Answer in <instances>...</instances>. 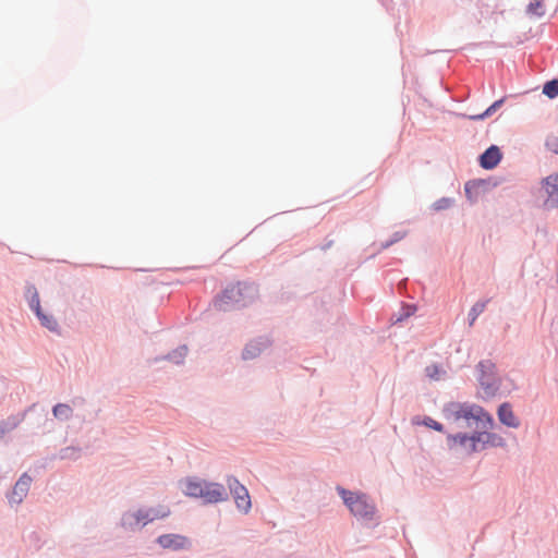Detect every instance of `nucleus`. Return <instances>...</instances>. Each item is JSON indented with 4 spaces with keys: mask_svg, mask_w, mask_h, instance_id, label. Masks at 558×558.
Instances as JSON below:
<instances>
[{
    "mask_svg": "<svg viewBox=\"0 0 558 558\" xmlns=\"http://www.w3.org/2000/svg\"><path fill=\"white\" fill-rule=\"evenodd\" d=\"M337 492L355 518L361 520H372L374 518L376 507L365 494L351 492L342 487H337Z\"/></svg>",
    "mask_w": 558,
    "mask_h": 558,
    "instance_id": "f257e3e1",
    "label": "nucleus"
},
{
    "mask_svg": "<svg viewBox=\"0 0 558 558\" xmlns=\"http://www.w3.org/2000/svg\"><path fill=\"white\" fill-rule=\"evenodd\" d=\"M256 289L252 284L246 283H234L228 286L221 296L217 300V306L220 310H225L226 306L231 304H247L256 295Z\"/></svg>",
    "mask_w": 558,
    "mask_h": 558,
    "instance_id": "f03ea898",
    "label": "nucleus"
},
{
    "mask_svg": "<svg viewBox=\"0 0 558 558\" xmlns=\"http://www.w3.org/2000/svg\"><path fill=\"white\" fill-rule=\"evenodd\" d=\"M448 442L450 448L461 449L464 453L468 454L484 450L481 433H476L472 436H466L462 434L449 435Z\"/></svg>",
    "mask_w": 558,
    "mask_h": 558,
    "instance_id": "7ed1b4c3",
    "label": "nucleus"
},
{
    "mask_svg": "<svg viewBox=\"0 0 558 558\" xmlns=\"http://www.w3.org/2000/svg\"><path fill=\"white\" fill-rule=\"evenodd\" d=\"M456 418H463L465 421H476L482 424V427L485 428L493 423L492 416L483 410V408L475 404H463L460 405L456 411Z\"/></svg>",
    "mask_w": 558,
    "mask_h": 558,
    "instance_id": "20e7f679",
    "label": "nucleus"
},
{
    "mask_svg": "<svg viewBox=\"0 0 558 558\" xmlns=\"http://www.w3.org/2000/svg\"><path fill=\"white\" fill-rule=\"evenodd\" d=\"M227 483L236 507L245 513L248 512L252 504L247 489L233 476L228 477Z\"/></svg>",
    "mask_w": 558,
    "mask_h": 558,
    "instance_id": "39448f33",
    "label": "nucleus"
},
{
    "mask_svg": "<svg viewBox=\"0 0 558 558\" xmlns=\"http://www.w3.org/2000/svg\"><path fill=\"white\" fill-rule=\"evenodd\" d=\"M547 195L545 205L549 208L558 207V174L548 175L543 182Z\"/></svg>",
    "mask_w": 558,
    "mask_h": 558,
    "instance_id": "423d86ee",
    "label": "nucleus"
},
{
    "mask_svg": "<svg viewBox=\"0 0 558 558\" xmlns=\"http://www.w3.org/2000/svg\"><path fill=\"white\" fill-rule=\"evenodd\" d=\"M226 496L225 487L221 484L207 482L204 483L203 495L201 498H203L205 502H219L225 500Z\"/></svg>",
    "mask_w": 558,
    "mask_h": 558,
    "instance_id": "0eeeda50",
    "label": "nucleus"
},
{
    "mask_svg": "<svg viewBox=\"0 0 558 558\" xmlns=\"http://www.w3.org/2000/svg\"><path fill=\"white\" fill-rule=\"evenodd\" d=\"M170 510L167 507H159L157 509L151 508L149 510H138L136 513L133 514V518L135 519L136 523H142L143 525L147 524L148 522H151L156 519H162L169 515Z\"/></svg>",
    "mask_w": 558,
    "mask_h": 558,
    "instance_id": "6e6552de",
    "label": "nucleus"
},
{
    "mask_svg": "<svg viewBox=\"0 0 558 558\" xmlns=\"http://www.w3.org/2000/svg\"><path fill=\"white\" fill-rule=\"evenodd\" d=\"M32 477L27 474H23L20 480L15 483L13 492L10 496V502L21 504L31 487Z\"/></svg>",
    "mask_w": 558,
    "mask_h": 558,
    "instance_id": "1a4fd4ad",
    "label": "nucleus"
},
{
    "mask_svg": "<svg viewBox=\"0 0 558 558\" xmlns=\"http://www.w3.org/2000/svg\"><path fill=\"white\" fill-rule=\"evenodd\" d=\"M500 149L493 145L487 148L480 158V163L484 169H494L501 160Z\"/></svg>",
    "mask_w": 558,
    "mask_h": 558,
    "instance_id": "9d476101",
    "label": "nucleus"
},
{
    "mask_svg": "<svg viewBox=\"0 0 558 558\" xmlns=\"http://www.w3.org/2000/svg\"><path fill=\"white\" fill-rule=\"evenodd\" d=\"M158 544L163 548L181 549L184 548L189 541L185 536L178 534H165L158 537Z\"/></svg>",
    "mask_w": 558,
    "mask_h": 558,
    "instance_id": "9b49d317",
    "label": "nucleus"
},
{
    "mask_svg": "<svg viewBox=\"0 0 558 558\" xmlns=\"http://www.w3.org/2000/svg\"><path fill=\"white\" fill-rule=\"evenodd\" d=\"M269 345V341L267 339H258L250 342L243 353L242 356L244 360H251L257 357L264 349Z\"/></svg>",
    "mask_w": 558,
    "mask_h": 558,
    "instance_id": "f8f14e48",
    "label": "nucleus"
},
{
    "mask_svg": "<svg viewBox=\"0 0 558 558\" xmlns=\"http://www.w3.org/2000/svg\"><path fill=\"white\" fill-rule=\"evenodd\" d=\"M498 417L499 421L509 426V427H518L519 420L513 414L511 407L508 403H504L498 409Z\"/></svg>",
    "mask_w": 558,
    "mask_h": 558,
    "instance_id": "ddd939ff",
    "label": "nucleus"
},
{
    "mask_svg": "<svg viewBox=\"0 0 558 558\" xmlns=\"http://www.w3.org/2000/svg\"><path fill=\"white\" fill-rule=\"evenodd\" d=\"M35 313L40 320V324L50 331H58V323L52 315L46 314L40 307L39 300L36 298Z\"/></svg>",
    "mask_w": 558,
    "mask_h": 558,
    "instance_id": "4468645a",
    "label": "nucleus"
},
{
    "mask_svg": "<svg viewBox=\"0 0 558 558\" xmlns=\"http://www.w3.org/2000/svg\"><path fill=\"white\" fill-rule=\"evenodd\" d=\"M205 481L189 480L185 482L184 494L190 497L201 498Z\"/></svg>",
    "mask_w": 558,
    "mask_h": 558,
    "instance_id": "2eb2a0df",
    "label": "nucleus"
},
{
    "mask_svg": "<svg viewBox=\"0 0 558 558\" xmlns=\"http://www.w3.org/2000/svg\"><path fill=\"white\" fill-rule=\"evenodd\" d=\"M481 438H482V444L484 445V449H486L488 446L500 447V446H504V444H505V440L502 437H500L496 434H492V433L483 432V433H481Z\"/></svg>",
    "mask_w": 558,
    "mask_h": 558,
    "instance_id": "dca6fc26",
    "label": "nucleus"
},
{
    "mask_svg": "<svg viewBox=\"0 0 558 558\" xmlns=\"http://www.w3.org/2000/svg\"><path fill=\"white\" fill-rule=\"evenodd\" d=\"M488 300L477 301L469 312V325L473 326L477 317L485 311Z\"/></svg>",
    "mask_w": 558,
    "mask_h": 558,
    "instance_id": "f3484780",
    "label": "nucleus"
},
{
    "mask_svg": "<svg viewBox=\"0 0 558 558\" xmlns=\"http://www.w3.org/2000/svg\"><path fill=\"white\" fill-rule=\"evenodd\" d=\"M52 412L58 420H69L72 416L73 410L68 404L59 403L54 405Z\"/></svg>",
    "mask_w": 558,
    "mask_h": 558,
    "instance_id": "a211bd4d",
    "label": "nucleus"
},
{
    "mask_svg": "<svg viewBox=\"0 0 558 558\" xmlns=\"http://www.w3.org/2000/svg\"><path fill=\"white\" fill-rule=\"evenodd\" d=\"M526 11L530 15L543 16L545 8L542 0H530Z\"/></svg>",
    "mask_w": 558,
    "mask_h": 558,
    "instance_id": "6ab92c4d",
    "label": "nucleus"
},
{
    "mask_svg": "<svg viewBox=\"0 0 558 558\" xmlns=\"http://www.w3.org/2000/svg\"><path fill=\"white\" fill-rule=\"evenodd\" d=\"M543 93L549 98L558 96V80L547 82L544 85Z\"/></svg>",
    "mask_w": 558,
    "mask_h": 558,
    "instance_id": "aec40b11",
    "label": "nucleus"
},
{
    "mask_svg": "<svg viewBox=\"0 0 558 558\" xmlns=\"http://www.w3.org/2000/svg\"><path fill=\"white\" fill-rule=\"evenodd\" d=\"M502 99L497 100L490 107H488L485 112H483L482 114L471 116L470 119L483 120L484 118L489 117L493 112H495L502 105Z\"/></svg>",
    "mask_w": 558,
    "mask_h": 558,
    "instance_id": "412c9836",
    "label": "nucleus"
},
{
    "mask_svg": "<svg viewBox=\"0 0 558 558\" xmlns=\"http://www.w3.org/2000/svg\"><path fill=\"white\" fill-rule=\"evenodd\" d=\"M425 372H426V375L430 378V379H435V380H438L440 379V375H441V371L439 369V367L437 365H429L425 368Z\"/></svg>",
    "mask_w": 558,
    "mask_h": 558,
    "instance_id": "4be33fe9",
    "label": "nucleus"
},
{
    "mask_svg": "<svg viewBox=\"0 0 558 558\" xmlns=\"http://www.w3.org/2000/svg\"><path fill=\"white\" fill-rule=\"evenodd\" d=\"M187 354V348L186 347H181L180 349H178L177 351H174L171 355H170V359L172 361H174L175 363H180L181 360Z\"/></svg>",
    "mask_w": 558,
    "mask_h": 558,
    "instance_id": "5701e85b",
    "label": "nucleus"
},
{
    "mask_svg": "<svg viewBox=\"0 0 558 558\" xmlns=\"http://www.w3.org/2000/svg\"><path fill=\"white\" fill-rule=\"evenodd\" d=\"M546 147L548 150L558 154V137L557 136H549L546 140Z\"/></svg>",
    "mask_w": 558,
    "mask_h": 558,
    "instance_id": "b1692460",
    "label": "nucleus"
},
{
    "mask_svg": "<svg viewBox=\"0 0 558 558\" xmlns=\"http://www.w3.org/2000/svg\"><path fill=\"white\" fill-rule=\"evenodd\" d=\"M423 424L426 425L427 427H430L437 432H442L444 430V426L438 423L437 421L430 418V417H426L424 421H423Z\"/></svg>",
    "mask_w": 558,
    "mask_h": 558,
    "instance_id": "393cba45",
    "label": "nucleus"
},
{
    "mask_svg": "<svg viewBox=\"0 0 558 558\" xmlns=\"http://www.w3.org/2000/svg\"><path fill=\"white\" fill-rule=\"evenodd\" d=\"M480 186V183L475 182H468L465 184V193L469 196V198H472V191L478 189Z\"/></svg>",
    "mask_w": 558,
    "mask_h": 558,
    "instance_id": "a878e982",
    "label": "nucleus"
},
{
    "mask_svg": "<svg viewBox=\"0 0 558 558\" xmlns=\"http://www.w3.org/2000/svg\"><path fill=\"white\" fill-rule=\"evenodd\" d=\"M447 206H449V201L447 199H441L435 204L436 209H444Z\"/></svg>",
    "mask_w": 558,
    "mask_h": 558,
    "instance_id": "bb28decb",
    "label": "nucleus"
},
{
    "mask_svg": "<svg viewBox=\"0 0 558 558\" xmlns=\"http://www.w3.org/2000/svg\"><path fill=\"white\" fill-rule=\"evenodd\" d=\"M36 298L39 300L38 298V294L35 293V295L33 296L32 301H31V307L35 311V307H36Z\"/></svg>",
    "mask_w": 558,
    "mask_h": 558,
    "instance_id": "cd10ccee",
    "label": "nucleus"
}]
</instances>
